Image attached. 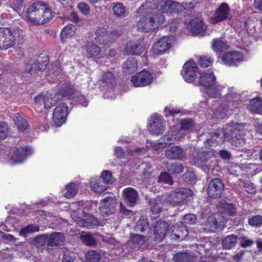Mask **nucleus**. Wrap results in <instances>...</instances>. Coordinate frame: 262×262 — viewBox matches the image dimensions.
Wrapping results in <instances>:
<instances>
[{"label":"nucleus","mask_w":262,"mask_h":262,"mask_svg":"<svg viewBox=\"0 0 262 262\" xmlns=\"http://www.w3.org/2000/svg\"><path fill=\"white\" fill-rule=\"evenodd\" d=\"M248 131V125L245 123L231 122L227 125L226 132L218 128L207 138L205 143L210 146H216L222 144L227 134L232 137L231 143L235 147H241L246 143L245 136Z\"/></svg>","instance_id":"f257e3e1"},{"label":"nucleus","mask_w":262,"mask_h":262,"mask_svg":"<svg viewBox=\"0 0 262 262\" xmlns=\"http://www.w3.org/2000/svg\"><path fill=\"white\" fill-rule=\"evenodd\" d=\"M28 21L34 25H40L49 21L52 13L43 2H37L30 6L26 10Z\"/></svg>","instance_id":"f03ea898"},{"label":"nucleus","mask_w":262,"mask_h":262,"mask_svg":"<svg viewBox=\"0 0 262 262\" xmlns=\"http://www.w3.org/2000/svg\"><path fill=\"white\" fill-rule=\"evenodd\" d=\"M24 31L19 28H0V50H7L23 42Z\"/></svg>","instance_id":"7ed1b4c3"},{"label":"nucleus","mask_w":262,"mask_h":262,"mask_svg":"<svg viewBox=\"0 0 262 262\" xmlns=\"http://www.w3.org/2000/svg\"><path fill=\"white\" fill-rule=\"evenodd\" d=\"M240 96L234 88L228 89L225 95L226 104L221 103L214 107L212 117L214 119L219 120L224 119L228 110L237 106V102Z\"/></svg>","instance_id":"20e7f679"},{"label":"nucleus","mask_w":262,"mask_h":262,"mask_svg":"<svg viewBox=\"0 0 262 262\" xmlns=\"http://www.w3.org/2000/svg\"><path fill=\"white\" fill-rule=\"evenodd\" d=\"M191 159L192 164L201 167L206 173L210 172L212 173L217 164L213 152L211 150L198 152L191 156Z\"/></svg>","instance_id":"39448f33"},{"label":"nucleus","mask_w":262,"mask_h":262,"mask_svg":"<svg viewBox=\"0 0 262 262\" xmlns=\"http://www.w3.org/2000/svg\"><path fill=\"white\" fill-rule=\"evenodd\" d=\"M62 99L61 95H57V91L51 90L46 94H40L34 98V108L37 112H41L42 109L48 110L55 105Z\"/></svg>","instance_id":"423d86ee"},{"label":"nucleus","mask_w":262,"mask_h":262,"mask_svg":"<svg viewBox=\"0 0 262 262\" xmlns=\"http://www.w3.org/2000/svg\"><path fill=\"white\" fill-rule=\"evenodd\" d=\"M180 130L176 127H173L162 138V142L158 143H150V145H147L148 148H151L152 150H158L163 149L166 145L170 144L174 142L179 140L181 137L180 133Z\"/></svg>","instance_id":"0eeeda50"},{"label":"nucleus","mask_w":262,"mask_h":262,"mask_svg":"<svg viewBox=\"0 0 262 262\" xmlns=\"http://www.w3.org/2000/svg\"><path fill=\"white\" fill-rule=\"evenodd\" d=\"M34 152L33 149L28 146L15 147L13 152L9 155V162L11 164H17L23 162Z\"/></svg>","instance_id":"6e6552de"},{"label":"nucleus","mask_w":262,"mask_h":262,"mask_svg":"<svg viewBox=\"0 0 262 262\" xmlns=\"http://www.w3.org/2000/svg\"><path fill=\"white\" fill-rule=\"evenodd\" d=\"M116 198L114 195L104 198L100 202L99 210L101 215L106 217L116 211Z\"/></svg>","instance_id":"1a4fd4ad"},{"label":"nucleus","mask_w":262,"mask_h":262,"mask_svg":"<svg viewBox=\"0 0 262 262\" xmlns=\"http://www.w3.org/2000/svg\"><path fill=\"white\" fill-rule=\"evenodd\" d=\"M154 75L147 70H142L132 76L131 82L136 87H142L149 85L152 82Z\"/></svg>","instance_id":"9d476101"},{"label":"nucleus","mask_w":262,"mask_h":262,"mask_svg":"<svg viewBox=\"0 0 262 262\" xmlns=\"http://www.w3.org/2000/svg\"><path fill=\"white\" fill-rule=\"evenodd\" d=\"M172 42V37L163 36L154 43L151 51L156 55L163 54L171 47Z\"/></svg>","instance_id":"9b49d317"},{"label":"nucleus","mask_w":262,"mask_h":262,"mask_svg":"<svg viewBox=\"0 0 262 262\" xmlns=\"http://www.w3.org/2000/svg\"><path fill=\"white\" fill-rule=\"evenodd\" d=\"M68 114V107L64 103L58 105L53 114V121L55 125L58 127L61 126L66 122Z\"/></svg>","instance_id":"f8f14e48"},{"label":"nucleus","mask_w":262,"mask_h":262,"mask_svg":"<svg viewBox=\"0 0 262 262\" xmlns=\"http://www.w3.org/2000/svg\"><path fill=\"white\" fill-rule=\"evenodd\" d=\"M197 69L196 63L192 60L185 63L182 71V75L186 82L191 83L194 80Z\"/></svg>","instance_id":"ddd939ff"},{"label":"nucleus","mask_w":262,"mask_h":262,"mask_svg":"<svg viewBox=\"0 0 262 262\" xmlns=\"http://www.w3.org/2000/svg\"><path fill=\"white\" fill-rule=\"evenodd\" d=\"M165 129L162 117L157 114L151 116L149 119L148 131L152 135H159Z\"/></svg>","instance_id":"4468645a"},{"label":"nucleus","mask_w":262,"mask_h":262,"mask_svg":"<svg viewBox=\"0 0 262 262\" xmlns=\"http://www.w3.org/2000/svg\"><path fill=\"white\" fill-rule=\"evenodd\" d=\"M224 188V185L219 178L212 180L207 188V194L210 198L215 199L221 196Z\"/></svg>","instance_id":"2eb2a0df"},{"label":"nucleus","mask_w":262,"mask_h":262,"mask_svg":"<svg viewBox=\"0 0 262 262\" xmlns=\"http://www.w3.org/2000/svg\"><path fill=\"white\" fill-rule=\"evenodd\" d=\"M230 15V8L226 3H222L215 10L210 20L212 24H216L227 19Z\"/></svg>","instance_id":"dca6fc26"},{"label":"nucleus","mask_w":262,"mask_h":262,"mask_svg":"<svg viewBox=\"0 0 262 262\" xmlns=\"http://www.w3.org/2000/svg\"><path fill=\"white\" fill-rule=\"evenodd\" d=\"M244 59L243 55L237 51L224 53L222 57V62L227 66H236Z\"/></svg>","instance_id":"f3484780"},{"label":"nucleus","mask_w":262,"mask_h":262,"mask_svg":"<svg viewBox=\"0 0 262 262\" xmlns=\"http://www.w3.org/2000/svg\"><path fill=\"white\" fill-rule=\"evenodd\" d=\"M144 50V44L141 40H130L126 43L125 53L127 55H139Z\"/></svg>","instance_id":"a211bd4d"},{"label":"nucleus","mask_w":262,"mask_h":262,"mask_svg":"<svg viewBox=\"0 0 262 262\" xmlns=\"http://www.w3.org/2000/svg\"><path fill=\"white\" fill-rule=\"evenodd\" d=\"M101 81V86L103 91L110 92L113 91L116 86L115 76L110 71L106 72L103 74Z\"/></svg>","instance_id":"6ab92c4d"},{"label":"nucleus","mask_w":262,"mask_h":262,"mask_svg":"<svg viewBox=\"0 0 262 262\" xmlns=\"http://www.w3.org/2000/svg\"><path fill=\"white\" fill-rule=\"evenodd\" d=\"M192 191L187 188H179L173 192L170 196L171 202L173 204H178L185 200L188 196L191 195Z\"/></svg>","instance_id":"aec40b11"},{"label":"nucleus","mask_w":262,"mask_h":262,"mask_svg":"<svg viewBox=\"0 0 262 262\" xmlns=\"http://www.w3.org/2000/svg\"><path fill=\"white\" fill-rule=\"evenodd\" d=\"M216 77L212 71L207 70L201 73L199 83L206 89L216 82Z\"/></svg>","instance_id":"412c9836"},{"label":"nucleus","mask_w":262,"mask_h":262,"mask_svg":"<svg viewBox=\"0 0 262 262\" xmlns=\"http://www.w3.org/2000/svg\"><path fill=\"white\" fill-rule=\"evenodd\" d=\"M172 237L178 241H182L185 238L188 234L186 225L182 223H178L173 226L171 231Z\"/></svg>","instance_id":"4be33fe9"},{"label":"nucleus","mask_w":262,"mask_h":262,"mask_svg":"<svg viewBox=\"0 0 262 262\" xmlns=\"http://www.w3.org/2000/svg\"><path fill=\"white\" fill-rule=\"evenodd\" d=\"M168 224L162 221H158L155 226L154 233L155 241L160 242L165 236L168 228Z\"/></svg>","instance_id":"5701e85b"},{"label":"nucleus","mask_w":262,"mask_h":262,"mask_svg":"<svg viewBox=\"0 0 262 262\" xmlns=\"http://www.w3.org/2000/svg\"><path fill=\"white\" fill-rule=\"evenodd\" d=\"M48 62V59L47 57H45V59L41 62L38 60H34L32 63L26 66L25 70L31 74H34L39 71L45 70Z\"/></svg>","instance_id":"b1692460"},{"label":"nucleus","mask_w":262,"mask_h":262,"mask_svg":"<svg viewBox=\"0 0 262 262\" xmlns=\"http://www.w3.org/2000/svg\"><path fill=\"white\" fill-rule=\"evenodd\" d=\"M75 222L80 227H84L88 228H92L97 225L98 220L96 218L90 214H86L84 218L78 217Z\"/></svg>","instance_id":"393cba45"},{"label":"nucleus","mask_w":262,"mask_h":262,"mask_svg":"<svg viewBox=\"0 0 262 262\" xmlns=\"http://www.w3.org/2000/svg\"><path fill=\"white\" fill-rule=\"evenodd\" d=\"M123 194L125 201L131 207L134 206L139 199L136 190L132 187H127L123 191Z\"/></svg>","instance_id":"a878e982"},{"label":"nucleus","mask_w":262,"mask_h":262,"mask_svg":"<svg viewBox=\"0 0 262 262\" xmlns=\"http://www.w3.org/2000/svg\"><path fill=\"white\" fill-rule=\"evenodd\" d=\"M230 88L229 87V88ZM228 88H227L226 86L216 82L212 86L207 88L206 92L208 96L212 98H218L222 95L226 89L228 90Z\"/></svg>","instance_id":"bb28decb"},{"label":"nucleus","mask_w":262,"mask_h":262,"mask_svg":"<svg viewBox=\"0 0 262 262\" xmlns=\"http://www.w3.org/2000/svg\"><path fill=\"white\" fill-rule=\"evenodd\" d=\"M163 0H147L145 4H143L137 11L139 14L143 13V11L149 10L158 9L162 8Z\"/></svg>","instance_id":"cd10ccee"},{"label":"nucleus","mask_w":262,"mask_h":262,"mask_svg":"<svg viewBox=\"0 0 262 262\" xmlns=\"http://www.w3.org/2000/svg\"><path fill=\"white\" fill-rule=\"evenodd\" d=\"M142 14L146 15L141 18L137 23V27L138 29L142 32H145L152 31V28L150 26V25L151 24V22L149 21V16L147 11H143V13Z\"/></svg>","instance_id":"c85d7f7f"},{"label":"nucleus","mask_w":262,"mask_h":262,"mask_svg":"<svg viewBox=\"0 0 262 262\" xmlns=\"http://www.w3.org/2000/svg\"><path fill=\"white\" fill-rule=\"evenodd\" d=\"M83 50V55L88 58H92L98 56L101 51L98 46L90 42L86 43Z\"/></svg>","instance_id":"c756f323"},{"label":"nucleus","mask_w":262,"mask_h":262,"mask_svg":"<svg viewBox=\"0 0 262 262\" xmlns=\"http://www.w3.org/2000/svg\"><path fill=\"white\" fill-rule=\"evenodd\" d=\"M48 247H54L61 245L64 240L62 233L54 232L50 235L48 234Z\"/></svg>","instance_id":"7c9ffc66"},{"label":"nucleus","mask_w":262,"mask_h":262,"mask_svg":"<svg viewBox=\"0 0 262 262\" xmlns=\"http://www.w3.org/2000/svg\"><path fill=\"white\" fill-rule=\"evenodd\" d=\"M190 28L192 34L197 35L205 32L206 26L200 18H195L190 23Z\"/></svg>","instance_id":"2f4dec72"},{"label":"nucleus","mask_w":262,"mask_h":262,"mask_svg":"<svg viewBox=\"0 0 262 262\" xmlns=\"http://www.w3.org/2000/svg\"><path fill=\"white\" fill-rule=\"evenodd\" d=\"M184 150L178 146H172L165 151V156L170 159H180L185 156Z\"/></svg>","instance_id":"473e14b6"},{"label":"nucleus","mask_w":262,"mask_h":262,"mask_svg":"<svg viewBox=\"0 0 262 262\" xmlns=\"http://www.w3.org/2000/svg\"><path fill=\"white\" fill-rule=\"evenodd\" d=\"M76 92L73 85L68 83H64L61 85L60 91L57 92V95H61L62 98L64 97L72 99Z\"/></svg>","instance_id":"72a5a7b5"},{"label":"nucleus","mask_w":262,"mask_h":262,"mask_svg":"<svg viewBox=\"0 0 262 262\" xmlns=\"http://www.w3.org/2000/svg\"><path fill=\"white\" fill-rule=\"evenodd\" d=\"M148 13L149 16V21L151 22L150 26L152 27L153 31L158 28L165 20L164 15L162 13H150V12H148Z\"/></svg>","instance_id":"f704fd0d"},{"label":"nucleus","mask_w":262,"mask_h":262,"mask_svg":"<svg viewBox=\"0 0 262 262\" xmlns=\"http://www.w3.org/2000/svg\"><path fill=\"white\" fill-rule=\"evenodd\" d=\"M90 184L92 190L96 193H102L107 188L100 178H92Z\"/></svg>","instance_id":"c9c22d12"},{"label":"nucleus","mask_w":262,"mask_h":262,"mask_svg":"<svg viewBox=\"0 0 262 262\" xmlns=\"http://www.w3.org/2000/svg\"><path fill=\"white\" fill-rule=\"evenodd\" d=\"M122 68L124 73L131 74L135 72L138 68L137 60L132 58L126 60L123 64Z\"/></svg>","instance_id":"e433bc0d"},{"label":"nucleus","mask_w":262,"mask_h":262,"mask_svg":"<svg viewBox=\"0 0 262 262\" xmlns=\"http://www.w3.org/2000/svg\"><path fill=\"white\" fill-rule=\"evenodd\" d=\"M248 108L251 112L253 113L261 114L262 99L259 97L252 99L250 101Z\"/></svg>","instance_id":"4c0bfd02"},{"label":"nucleus","mask_w":262,"mask_h":262,"mask_svg":"<svg viewBox=\"0 0 262 262\" xmlns=\"http://www.w3.org/2000/svg\"><path fill=\"white\" fill-rule=\"evenodd\" d=\"M180 5L177 2L168 0L164 1L163 0V4L162 9H161L163 12L171 13L177 11L179 9Z\"/></svg>","instance_id":"58836bf2"},{"label":"nucleus","mask_w":262,"mask_h":262,"mask_svg":"<svg viewBox=\"0 0 262 262\" xmlns=\"http://www.w3.org/2000/svg\"><path fill=\"white\" fill-rule=\"evenodd\" d=\"M175 262H194V257L187 252H179L173 257Z\"/></svg>","instance_id":"ea45409f"},{"label":"nucleus","mask_w":262,"mask_h":262,"mask_svg":"<svg viewBox=\"0 0 262 262\" xmlns=\"http://www.w3.org/2000/svg\"><path fill=\"white\" fill-rule=\"evenodd\" d=\"M14 121L19 131L24 132L28 127L27 120L19 114L15 115Z\"/></svg>","instance_id":"a19ab883"},{"label":"nucleus","mask_w":262,"mask_h":262,"mask_svg":"<svg viewBox=\"0 0 262 262\" xmlns=\"http://www.w3.org/2000/svg\"><path fill=\"white\" fill-rule=\"evenodd\" d=\"M129 243H132L135 248L139 249L145 242V238L143 235L138 234H132L130 235Z\"/></svg>","instance_id":"79ce46f5"},{"label":"nucleus","mask_w":262,"mask_h":262,"mask_svg":"<svg viewBox=\"0 0 262 262\" xmlns=\"http://www.w3.org/2000/svg\"><path fill=\"white\" fill-rule=\"evenodd\" d=\"M237 242V237L235 235L231 234L226 237L222 242L224 248L230 249L233 248Z\"/></svg>","instance_id":"37998d69"},{"label":"nucleus","mask_w":262,"mask_h":262,"mask_svg":"<svg viewBox=\"0 0 262 262\" xmlns=\"http://www.w3.org/2000/svg\"><path fill=\"white\" fill-rule=\"evenodd\" d=\"M212 48L214 51L221 52L228 48L227 43L220 39H214L212 40Z\"/></svg>","instance_id":"c03bdc74"},{"label":"nucleus","mask_w":262,"mask_h":262,"mask_svg":"<svg viewBox=\"0 0 262 262\" xmlns=\"http://www.w3.org/2000/svg\"><path fill=\"white\" fill-rule=\"evenodd\" d=\"M75 27L72 24H69L66 26L62 29L61 33V38L62 40L71 37L75 33Z\"/></svg>","instance_id":"a18cd8bd"},{"label":"nucleus","mask_w":262,"mask_h":262,"mask_svg":"<svg viewBox=\"0 0 262 262\" xmlns=\"http://www.w3.org/2000/svg\"><path fill=\"white\" fill-rule=\"evenodd\" d=\"M167 169L171 174H179L183 172L184 167L182 164L174 163L168 164Z\"/></svg>","instance_id":"49530a36"},{"label":"nucleus","mask_w":262,"mask_h":262,"mask_svg":"<svg viewBox=\"0 0 262 262\" xmlns=\"http://www.w3.org/2000/svg\"><path fill=\"white\" fill-rule=\"evenodd\" d=\"M72 101L76 104H79L84 107H86L89 104V101L78 92L73 97Z\"/></svg>","instance_id":"de8ad7c7"},{"label":"nucleus","mask_w":262,"mask_h":262,"mask_svg":"<svg viewBox=\"0 0 262 262\" xmlns=\"http://www.w3.org/2000/svg\"><path fill=\"white\" fill-rule=\"evenodd\" d=\"M62 261L73 262L76 258V254L73 252L70 251L67 248L64 247L62 249Z\"/></svg>","instance_id":"09e8293b"},{"label":"nucleus","mask_w":262,"mask_h":262,"mask_svg":"<svg viewBox=\"0 0 262 262\" xmlns=\"http://www.w3.org/2000/svg\"><path fill=\"white\" fill-rule=\"evenodd\" d=\"M149 229V225L145 219H140L137 223L135 227L136 231H140L141 232L147 231Z\"/></svg>","instance_id":"8fccbe9b"},{"label":"nucleus","mask_w":262,"mask_h":262,"mask_svg":"<svg viewBox=\"0 0 262 262\" xmlns=\"http://www.w3.org/2000/svg\"><path fill=\"white\" fill-rule=\"evenodd\" d=\"M114 14L118 17H122L124 15L125 8L122 3H116L113 7Z\"/></svg>","instance_id":"3c124183"},{"label":"nucleus","mask_w":262,"mask_h":262,"mask_svg":"<svg viewBox=\"0 0 262 262\" xmlns=\"http://www.w3.org/2000/svg\"><path fill=\"white\" fill-rule=\"evenodd\" d=\"M39 230V227L38 225H29L22 228L19 231V234L21 236H26L29 233L38 232Z\"/></svg>","instance_id":"603ef678"},{"label":"nucleus","mask_w":262,"mask_h":262,"mask_svg":"<svg viewBox=\"0 0 262 262\" xmlns=\"http://www.w3.org/2000/svg\"><path fill=\"white\" fill-rule=\"evenodd\" d=\"M150 210L155 214L160 213L162 209L163 204L159 200H153L150 202Z\"/></svg>","instance_id":"864d4df0"},{"label":"nucleus","mask_w":262,"mask_h":262,"mask_svg":"<svg viewBox=\"0 0 262 262\" xmlns=\"http://www.w3.org/2000/svg\"><path fill=\"white\" fill-rule=\"evenodd\" d=\"M66 190L64 196L67 198L73 197L77 192V187L74 183L69 184L66 187Z\"/></svg>","instance_id":"5fc2aeb1"},{"label":"nucleus","mask_w":262,"mask_h":262,"mask_svg":"<svg viewBox=\"0 0 262 262\" xmlns=\"http://www.w3.org/2000/svg\"><path fill=\"white\" fill-rule=\"evenodd\" d=\"M48 234L38 235L34 241L35 245L38 248H41L45 245L48 246Z\"/></svg>","instance_id":"6e6d98bb"},{"label":"nucleus","mask_w":262,"mask_h":262,"mask_svg":"<svg viewBox=\"0 0 262 262\" xmlns=\"http://www.w3.org/2000/svg\"><path fill=\"white\" fill-rule=\"evenodd\" d=\"M100 259V255L96 251H89L86 255V262H99Z\"/></svg>","instance_id":"4d7b16f0"},{"label":"nucleus","mask_w":262,"mask_h":262,"mask_svg":"<svg viewBox=\"0 0 262 262\" xmlns=\"http://www.w3.org/2000/svg\"><path fill=\"white\" fill-rule=\"evenodd\" d=\"M101 179L106 185L107 184H112L115 181V179L112 177L111 171L109 170H104L102 172Z\"/></svg>","instance_id":"13d9d810"},{"label":"nucleus","mask_w":262,"mask_h":262,"mask_svg":"<svg viewBox=\"0 0 262 262\" xmlns=\"http://www.w3.org/2000/svg\"><path fill=\"white\" fill-rule=\"evenodd\" d=\"M81 239L83 244L88 246L94 247L96 245L95 239L90 234L82 235L81 236Z\"/></svg>","instance_id":"bf43d9fd"},{"label":"nucleus","mask_w":262,"mask_h":262,"mask_svg":"<svg viewBox=\"0 0 262 262\" xmlns=\"http://www.w3.org/2000/svg\"><path fill=\"white\" fill-rule=\"evenodd\" d=\"M107 34L105 28L103 27H100L96 29L95 31V40L99 43H104V41L101 39V38L105 35Z\"/></svg>","instance_id":"052dcab7"},{"label":"nucleus","mask_w":262,"mask_h":262,"mask_svg":"<svg viewBox=\"0 0 262 262\" xmlns=\"http://www.w3.org/2000/svg\"><path fill=\"white\" fill-rule=\"evenodd\" d=\"M221 207L230 216H232L235 212V208L232 204L227 203L226 202L221 203Z\"/></svg>","instance_id":"680f3d73"},{"label":"nucleus","mask_w":262,"mask_h":262,"mask_svg":"<svg viewBox=\"0 0 262 262\" xmlns=\"http://www.w3.org/2000/svg\"><path fill=\"white\" fill-rule=\"evenodd\" d=\"M249 225L255 227H259L262 225V216L256 215L252 216L248 221Z\"/></svg>","instance_id":"e2e57ef3"},{"label":"nucleus","mask_w":262,"mask_h":262,"mask_svg":"<svg viewBox=\"0 0 262 262\" xmlns=\"http://www.w3.org/2000/svg\"><path fill=\"white\" fill-rule=\"evenodd\" d=\"M158 182L169 185H172L173 183L171 177L166 172H163L160 174L158 177Z\"/></svg>","instance_id":"0e129e2a"},{"label":"nucleus","mask_w":262,"mask_h":262,"mask_svg":"<svg viewBox=\"0 0 262 262\" xmlns=\"http://www.w3.org/2000/svg\"><path fill=\"white\" fill-rule=\"evenodd\" d=\"M194 125L193 121L190 118L184 119L181 121V130H187Z\"/></svg>","instance_id":"69168bd1"},{"label":"nucleus","mask_w":262,"mask_h":262,"mask_svg":"<svg viewBox=\"0 0 262 262\" xmlns=\"http://www.w3.org/2000/svg\"><path fill=\"white\" fill-rule=\"evenodd\" d=\"M117 31H113L111 33H107L101 38V39L104 41V43H100L104 45H108L111 43L114 40L115 36H117Z\"/></svg>","instance_id":"338daca9"},{"label":"nucleus","mask_w":262,"mask_h":262,"mask_svg":"<svg viewBox=\"0 0 262 262\" xmlns=\"http://www.w3.org/2000/svg\"><path fill=\"white\" fill-rule=\"evenodd\" d=\"M196 216L193 214H188L185 215L183 217V222H181L183 225L186 224L192 225L195 223Z\"/></svg>","instance_id":"774afa93"}]
</instances>
